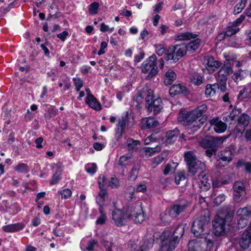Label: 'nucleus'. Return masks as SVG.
I'll return each instance as SVG.
<instances>
[{
	"mask_svg": "<svg viewBox=\"0 0 251 251\" xmlns=\"http://www.w3.org/2000/svg\"><path fill=\"white\" fill-rule=\"evenodd\" d=\"M210 221L209 211L203 209L193 222L192 231L196 236H199L203 233L204 229L207 227Z\"/></svg>",
	"mask_w": 251,
	"mask_h": 251,
	"instance_id": "f257e3e1",
	"label": "nucleus"
},
{
	"mask_svg": "<svg viewBox=\"0 0 251 251\" xmlns=\"http://www.w3.org/2000/svg\"><path fill=\"white\" fill-rule=\"evenodd\" d=\"M184 158L187 166L188 172L192 176L195 175L199 169H202L205 167V163L198 159L193 151L185 152Z\"/></svg>",
	"mask_w": 251,
	"mask_h": 251,
	"instance_id": "f03ea898",
	"label": "nucleus"
},
{
	"mask_svg": "<svg viewBox=\"0 0 251 251\" xmlns=\"http://www.w3.org/2000/svg\"><path fill=\"white\" fill-rule=\"evenodd\" d=\"M177 119L179 122H183V125L188 126L193 132H196L202 125L192 110L180 113Z\"/></svg>",
	"mask_w": 251,
	"mask_h": 251,
	"instance_id": "7ed1b4c3",
	"label": "nucleus"
},
{
	"mask_svg": "<svg viewBox=\"0 0 251 251\" xmlns=\"http://www.w3.org/2000/svg\"><path fill=\"white\" fill-rule=\"evenodd\" d=\"M146 108L148 112L153 111L154 115L158 114L163 108L162 102L160 98L154 99L153 91L148 90L146 97Z\"/></svg>",
	"mask_w": 251,
	"mask_h": 251,
	"instance_id": "20e7f679",
	"label": "nucleus"
},
{
	"mask_svg": "<svg viewBox=\"0 0 251 251\" xmlns=\"http://www.w3.org/2000/svg\"><path fill=\"white\" fill-rule=\"evenodd\" d=\"M156 61V55L153 54L144 61L141 66L142 72L144 74H148L146 77L147 79H150L158 73Z\"/></svg>",
	"mask_w": 251,
	"mask_h": 251,
	"instance_id": "39448f33",
	"label": "nucleus"
},
{
	"mask_svg": "<svg viewBox=\"0 0 251 251\" xmlns=\"http://www.w3.org/2000/svg\"><path fill=\"white\" fill-rule=\"evenodd\" d=\"M233 199L236 202H239L246 199V191L244 184L241 181H236L233 186Z\"/></svg>",
	"mask_w": 251,
	"mask_h": 251,
	"instance_id": "423d86ee",
	"label": "nucleus"
},
{
	"mask_svg": "<svg viewBox=\"0 0 251 251\" xmlns=\"http://www.w3.org/2000/svg\"><path fill=\"white\" fill-rule=\"evenodd\" d=\"M251 210L248 207L239 208L237 211V224L239 228H244L248 223Z\"/></svg>",
	"mask_w": 251,
	"mask_h": 251,
	"instance_id": "0eeeda50",
	"label": "nucleus"
},
{
	"mask_svg": "<svg viewBox=\"0 0 251 251\" xmlns=\"http://www.w3.org/2000/svg\"><path fill=\"white\" fill-rule=\"evenodd\" d=\"M216 166L219 168L227 165L232 159V151L231 150H224L218 153Z\"/></svg>",
	"mask_w": 251,
	"mask_h": 251,
	"instance_id": "6e6552de",
	"label": "nucleus"
},
{
	"mask_svg": "<svg viewBox=\"0 0 251 251\" xmlns=\"http://www.w3.org/2000/svg\"><path fill=\"white\" fill-rule=\"evenodd\" d=\"M213 226L215 235H223L226 229V219L219 216H216L213 221Z\"/></svg>",
	"mask_w": 251,
	"mask_h": 251,
	"instance_id": "1a4fd4ad",
	"label": "nucleus"
},
{
	"mask_svg": "<svg viewBox=\"0 0 251 251\" xmlns=\"http://www.w3.org/2000/svg\"><path fill=\"white\" fill-rule=\"evenodd\" d=\"M250 121V117L247 114L243 113L237 119V124L235 130L237 132L242 133L249 125Z\"/></svg>",
	"mask_w": 251,
	"mask_h": 251,
	"instance_id": "9d476101",
	"label": "nucleus"
},
{
	"mask_svg": "<svg viewBox=\"0 0 251 251\" xmlns=\"http://www.w3.org/2000/svg\"><path fill=\"white\" fill-rule=\"evenodd\" d=\"M233 73V70L230 66H223L218 71L216 75L217 81V83H226L227 80V75Z\"/></svg>",
	"mask_w": 251,
	"mask_h": 251,
	"instance_id": "9b49d317",
	"label": "nucleus"
},
{
	"mask_svg": "<svg viewBox=\"0 0 251 251\" xmlns=\"http://www.w3.org/2000/svg\"><path fill=\"white\" fill-rule=\"evenodd\" d=\"M224 140L222 138H210L209 139H203L200 142V146L205 149H207L216 146H219L223 143Z\"/></svg>",
	"mask_w": 251,
	"mask_h": 251,
	"instance_id": "f8f14e48",
	"label": "nucleus"
},
{
	"mask_svg": "<svg viewBox=\"0 0 251 251\" xmlns=\"http://www.w3.org/2000/svg\"><path fill=\"white\" fill-rule=\"evenodd\" d=\"M197 180L199 188L201 191H206L210 189V183L205 172L202 171L197 176Z\"/></svg>",
	"mask_w": 251,
	"mask_h": 251,
	"instance_id": "ddd939ff",
	"label": "nucleus"
},
{
	"mask_svg": "<svg viewBox=\"0 0 251 251\" xmlns=\"http://www.w3.org/2000/svg\"><path fill=\"white\" fill-rule=\"evenodd\" d=\"M188 206V203H179L178 204L172 205L170 208L168 209L169 213L173 219L176 218L180 213L183 212Z\"/></svg>",
	"mask_w": 251,
	"mask_h": 251,
	"instance_id": "4468645a",
	"label": "nucleus"
},
{
	"mask_svg": "<svg viewBox=\"0 0 251 251\" xmlns=\"http://www.w3.org/2000/svg\"><path fill=\"white\" fill-rule=\"evenodd\" d=\"M170 234V231H164L163 233L164 238L162 240V244L161 248V251H165V250H166V249L167 251H172V250L175 249V248L176 247V245L178 244L179 242V240L172 236L171 239L170 240L168 247L166 245V240H167V239H165V237L166 235H169Z\"/></svg>",
	"mask_w": 251,
	"mask_h": 251,
	"instance_id": "2eb2a0df",
	"label": "nucleus"
},
{
	"mask_svg": "<svg viewBox=\"0 0 251 251\" xmlns=\"http://www.w3.org/2000/svg\"><path fill=\"white\" fill-rule=\"evenodd\" d=\"M112 219L115 224L118 226L124 225L126 222V213H124L120 209H115L112 212Z\"/></svg>",
	"mask_w": 251,
	"mask_h": 251,
	"instance_id": "dca6fc26",
	"label": "nucleus"
},
{
	"mask_svg": "<svg viewBox=\"0 0 251 251\" xmlns=\"http://www.w3.org/2000/svg\"><path fill=\"white\" fill-rule=\"evenodd\" d=\"M207 110V106L206 104H203L198 106L194 110H193V113L197 116L198 119L201 122L203 125L207 120V117L206 112Z\"/></svg>",
	"mask_w": 251,
	"mask_h": 251,
	"instance_id": "f3484780",
	"label": "nucleus"
},
{
	"mask_svg": "<svg viewBox=\"0 0 251 251\" xmlns=\"http://www.w3.org/2000/svg\"><path fill=\"white\" fill-rule=\"evenodd\" d=\"M209 123L211 126H213L214 131L217 133H223L225 132L227 128L226 124L219 120L218 117L213 118L209 121Z\"/></svg>",
	"mask_w": 251,
	"mask_h": 251,
	"instance_id": "a211bd4d",
	"label": "nucleus"
},
{
	"mask_svg": "<svg viewBox=\"0 0 251 251\" xmlns=\"http://www.w3.org/2000/svg\"><path fill=\"white\" fill-rule=\"evenodd\" d=\"M142 202H136L128 207L126 213V217L127 218H130L132 216H135L139 213L142 212Z\"/></svg>",
	"mask_w": 251,
	"mask_h": 251,
	"instance_id": "6ab92c4d",
	"label": "nucleus"
},
{
	"mask_svg": "<svg viewBox=\"0 0 251 251\" xmlns=\"http://www.w3.org/2000/svg\"><path fill=\"white\" fill-rule=\"evenodd\" d=\"M206 61L205 68L208 73H212L221 65V62L215 60L212 56L207 57Z\"/></svg>",
	"mask_w": 251,
	"mask_h": 251,
	"instance_id": "aec40b11",
	"label": "nucleus"
},
{
	"mask_svg": "<svg viewBox=\"0 0 251 251\" xmlns=\"http://www.w3.org/2000/svg\"><path fill=\"white\" fill-rule=\"evenodd\" d=\"M231 182V178L229 176H223L213 180L212 185L213 187H221Z\"/></svg>",
	"mask_w": 251,
	"mask_h": 251,
	"instance_id": "412c9836",
	"label": "nucleus"
},
{
	"mask_svg": "<svg viewBox=\"0 0 251 251\" xmlns=\"http://www.w3.org/2000/svg\"><path fill=\"white\" fill-rule=\"evenodd\" d=\"M251 243V233L247 229L242 234L240 245L243 249L247 248Z\"/></svg>",
	"mask_w": 251,
	"mask_h": 251,
	"instance_id": "4be33fe9",
	"label": "nucleus"
},
{
	"mask_svg": "<svg viewBox=\"0 0 251 251\" xmlns=\"http://www.w3.org/2000/svg\"><path fill=\"white\" fill-rule=\"evenodd\" d=\"M128 119V117L127 113L125 116H123L119 119L118 121V129L120 127L121 131L119 133L117 132L116 134V136L118 139L121 138L122 134L124 133Z\"/></svg>",
	"mask_w": 251,
	"mask_h": 251,
	"instance_id": "5701e85b",
	"label": "nucleus"
},
{
	"mask_svg": "<svg viewBox=\"0 0 251 251\" xmlns=\"http://www.w3.org/2000/svg\"><path fill=\"white\" fill-rule=\"evenodd\" d=\"M85 103L91 108L98 111L101 109V105L94 96L86 98Z\"/></svg>",
	"mask_w": 251,
	"mask_h": 251,
	"instance_id": "b1692460",
	"label": "nucleus"
},
{
	"mask_svg": "<svg viewBox=\"0 0 251 251\" xmlns=\"http://www.w3.org/2000/svg\"><path fill=\"white\" fill-rule=\"evenodd\" d=\"M160 151V147H156L155 148L145 147L140 151V156L143 157H149L154 154L156 152Z\"/></svg>",
	"mask_w": 251,
	"mask_h": 251,
	"instance_id": "393cba45",
	"label": "nucleus"
},
{
	"mask_svg": "<svg viewBox=\"0 0 251 251\" xmlns=\"http://www.w3.org/2000/svg\"><path fill=\"white\" fill-rule=\"evenodd\" d=\"M24 225L21 223L3 226L2 230L6 232H14L23 229Z\"/></svg>",
	"mask_w": 251,
	"mask_h": 251,
	"instance_id": "a878e982",
	"label": "nucleus"
},
{
	"mask_svg": "<svg viewBox=\"0 0 251 251\" xmlns=\"http://www.w3.org/2000/svg\"><path fill=\"white\" fill-rule=\"evenodd\" d=\"M185 91V87L178 83L177 84L173 85L170 87L169 93L172 97H174L176 95L182 94Z\"/></svg>",
	"mask_w": 251,
	"mask_h": 251,
	"instance_id": "bb28decb",
	"label": "nucleus"
},
{
	"mask_svg": "<svg viewBox=\"0 0 251 251\" xmlns=\"http://www.w3.org/2000/svg\"><path fill=\"white\" fill-rule=\"evenodd\" d=\"M200 40L196 39L185 44L187 52L190 54L194 53L200 47Z\"/></svg>",
	"mask_w": 251,
	"mask_h": 251,
	"instance_id": "cd10ccee",
	"label": "nucleus"
},
{
	"mask_svg": "<svg viewBox=\"0 0 251 251\" xmlns=\"http://www.w3.org/2000/svg\"><path fill=\"white\" fill-rule=\"evenodd\" d=\"M142 124L143 127L146 129L156 127L159 124L157 121L151 117L143 120Z\"/></svg>",
	"mask_w": 251,
	"mask_h": 251,
	"instance_id": "c85d7f7f",
	"label": "nucleus"
},
{
	"mask_svg": "<svg viewBox=\"0 0 251 251\" xmlns=\"http://www.w3.org/2000/svg\"><path fill=\"white\" fill-rule=\"evenodd\" d=\"M176 78V75L175 72L172 70H169L165 74L164 82L165 85H169L171 84Z\"/></svg>",
	"mask_w": 251,
	"mask_h": 251,
	"instance_id": "c756f323",
	"label": "nucleus"
},
{
	"mask_svg": "<svg viewBox=\"0 0 251 251\" xmlns=\"http://www.w3.org/2000/svg\"><path fill=\"white\" fill-rule=\"evenodd\" d=\"M165 59L167 61L173 60L175 62L178 60L179 58L176 52L175 46H171L169 48Z\"/></svg>",
	"mask_w": 251,
	"mask_h": 251,
	"instance_id": "7c9ffc66",
	"label": "nucleus"
},
{
	"mask_svg": "<svg viewBox=\"0 0 251 251\" xmlns=\"http://www.w3.org/2000/svg\"><path fill=\"white\" fill-rule=\"evenodd\" d=\"M160 219L161 223L164 225H166L170 224L173 218L171 216L168 209H166L160 214Z\"/></svg>",
	"mask_w": 251,
	"mask_h": 251,
	"instance_id": "2f4dec72",
	"label": "nucleus"
},
{
	"mask_svg": "<svg viewBox=\"0 0 251 251\" xmlns=\"http://www.w3.org/2000/svg\"><path fill=\"white\" fill-rule=\"evenodd\" d=\"M179 130L177 128H176L173 130L168 131L166 133H165V137H166V142L167 143H171L173 142L179 134Z\"/></svg>",
	"mask_w": 251,
	"mask_h": 251,
	"instance_id": "473e14b6",
	"label": "nucleus"
},
{
	"mask_svg": "<svg viewBox=\"0 0 251 251\" xmlns=\"http://www.w3.org/2000/svg\"><path fill=\"white\" fill-rule=\"evenodd\" d=\"M128 150L130 151H136L138 149V146L140 145V142L135 140L132 138H128L126 142Z\"/></svg>",
	"mask_w": 251,
	"mask_h": 251,
	"instance_id": "72a5a7b5",
	"label": "nucleus"
},
{
	"mask_svg": "<svg viewBox=\"0 0 251 251\" xmlns=\"http://www.w3.org/2000/svg\"><path fill=\"white\" fill-rule=\"evenodd\" d=\"M219 88L218 83L214 84H207L206 86L205 94L207 97L213 96L216 92V89Z\"/></svg>",
	"mask_w": 251,
	"mask_h": 251,
	"instance_id": "f704fd0d",
	"label": "nucleus"
},
{
	"mask_svg": "<svg viewBox=\"0 0 251 251\" xmlns=\"http://www.w3.org/2000/svg\"><path fill=\"white\" fill-rule=\"evenodd\" d=\"M61 172L62 170L59 166H57L55 173L52 176L51 179L50 181V185H53L57 183L61 179Z\"/></svg>",
	"mask_w": 251,
	"mask_h": 251,
	"instance_id": "c9c22d12",
	"label": "nucleus"
},
{
	"mask_svg": "<svg viewBox=\"0 0 251 251\" xmlns=\"http://www.w3.org/2000/svg\"><path fill=\"white\" fill-rule=\"evenodd\" d=\"M99 188L100 191L96 197V201L98 204H103L105 201V197L107 195V192L104 187Z\"/></svg>",
	"mask_w": 251,
	"mask_h": 251,
	"instance_id": "e433bc0d",
	"label": "nucleus"
},
{
	"mask_svg": "<svg viewBox=\"0 0 251 251\" xmlns=\"http://www.w3.org/2000/svg\"><path fill=\"white\" fill-rule=\"evenodd\" d=\"M239 31V28L232 23H229L226 31V36L229 37L236 33Z\"/></svg>",
	"mask_w": 251,
	"mask_h": 251,
	"instance_id": "4c0bfd02",
	"label": "nucleus"
},
{
	"mask_svg": "<svg viewBox=\"0 0 251 251\" xmlns=\"http://www.w3.org/2000/svg\"><path fill=\"white\" fill-rule=\"evenodd\" d=\"M184 232V226L182 224H179L176 228L173 233V237L179 240Z\"/></svg>",
	"mask_w": 251,
	"mask_h": 251,
	"instance_id": "58836bf2",
	"label": "nucleus"
},
{
	"mask_svg": "<svg viewBox=\"0 0 251 251\" xmlns=\"http://www.w3.org/2000/svg\"><path fill=\"white\" fill-rule=\"evenodd\" d=\"M176 53L179 59L185 55L187 52L186 50V46L185 44L177 45L175 46Z\"/></svg>",
	"mask_w": 251,
	"mask_h": 251,
	"instance_id": "ea45409f",
	"label": "nucleus"
},
{
	"mask_svg": "<svg viewBox=\"0 0 251 251\" xmlns=\"http://www.w3.org/2000/svg\"><path fill=\"white\" fill-rule=\"evenodd\" d=\"M165 133L162 131L155 132L150 135V138L152 142L163 141L164 140Z\"/></svg>",
	"mask_w": 251,
	"mask_h": 251,
	"instance_id": "a19ab883",
	"label": "nucleus"
},
{
	"mask_svg": "<svg viewBox=\"0 0 251 251\" xmlns=\"http://www.w3.org/2000/svg\"><path fill=\"white\" fill-rule=\"evenodd\" d=\"M15 171L21 173H26L29 170L28 166L24 163H20L17 165L14 168Z\"/></svg>",
	"mask_w": 251,
	"mask_h": 251,
	"instance_id": "79ce46f5",
	"label": "nucleus"
},
{
	"mask_svg": "<svg viewBox=\"0 0 251 251\" xmlns=\"http://www.w3.org/2000/svg\"><path fill=\"white\" fill-rule=\"evenodd\" d=\"M58 110L53 106H50L48 108L47 113L44 114L46 120H49L52 117H54L57 114Z\"/></svg>",
	"mask_w": 251,
	"mask_h": 251,
	"instance_id": "37998d69",
	"label": "nucleus"
},
{
	"mask_svg": "<svg viewBox=\"0 0 251 251\" xmlns=\"http://www.w3.org/2000/svg\"><path fill=\"white\" fill-rule=\"evenodd\" d=\"M139 165L138 164L135 165L133 166L129 173L128 176L129 180H134L136 178L139 173Z\"/></svg>",
	"mask_w": 251,
	"mask_h": 251,
	"instance_id": "c03bdc74",
	"label": "nucleus"
},
{
	"mask_svg": "<svg viewBox=\"0 0 251 251\" xmlns=\"http://www.w3.org/2000/svg\"><path fill=\"white\" fill-rule=\"evenodd\" d=\"M248 0H241L240 3H237L234 7L233 13L235 15L238 14L241 12L245 7Z\"/></svg>",
	"mask_w": 251,
	"mask_h": 251,
	"instance_id": "a18cd8bd",
	"label": "nucleus"
},
{
	"mask_svg": "<svg viewBox=\"0 0 251 251\" xmlns=\"http://www.w3.org/2000/svg\"><path fill=\"white\" fill-rule=\"evenodd\" d=\"M132 155L128 153L120 157L119 164L122 166H126L128 164V160L131 158Z\"/></svg>",
	"mask_w": 251,
	"mask_h": 251,
	"instance_id": "49530a36",
	"label": "nucleus"
},
{
	"mask_svg": "<svg viewBox=\"0 0 251 251\" xmlns=\"http://www.w3.org/2000/svg\"><path fill=\"white\" fill-rule=\"evenodd\" d=\"M241 112L239 109H233L229 115L224 118L225 121L227 122L229 119L230 121H232L234 119L235 117Z\"/></svg>",
	"mask_w": 251,
	"mask_h": 251,
	"instance_id": "de8ad7c7",
	"label": "nucleus"
},
{
	"mask_svg": "<svg viewBox=\"0 0 251 251\" xmlns=\"http://www.w3.org/2000/svg\"><path fill=\"white\" fill-rule=\"evenodd\" d=\"M195 34L190 32H185L178 35L177 37V40H190L195 38Z\"/></svg>",
	"mask_w": 251,
	"mask_h": 251,
	"instance_id": "09e8293b",
	"label": "nucleus"
},
{
	"mask_svg": "<svg viewBox=\"0 0 251 251\" xmlns=\"http://www.w3.org/2000/svg\"><path fill=\"white\" fill-rule=\"evenodd\" d=\"M109 186L112 189H117L120 186L119 179L116 176L112 177L109 181Z\"/></svg>",
	"mask_w": 251,
	"mask_h": 251,
	"instance_id": "8fccbe9b",
	"label": "nucleus"
},
{
	"mask_svg": "<svg viewBox=\"0 0 251 251\" xmlns=\"http://www.w3.org/2000/svg\"><path fill=\"white\" fill-rule=\"evenodd\" d=\"M190 80L191 82L196 85H200L202 83V77L198 74H195L191 76Z\"/></svg>",
	"mask_w": 251,
	"mask_h": 251,
	"instance_id": "3c124183",
	"label": "nucleus"
},
{
	"mask_svg": "<svg viewBox=\"0 0 251 251\" xmlns=\"http://www.w3.org/2000/svg\"><path fill=\"white\" fill-rule=\"evenodd\" d=\"M73 80L74 81L75 90L79 92L83 85L82 80L79 77H74Z\"/></svg>",
	"mask_w": 251,
	"mask_h": 251,
	"instance_id": "603ef678",
	"label": "nucleus"
},
{
	"mask_svg": "<svg viewBox=\"0 0 251 251\" xmlns=\"http://www.w3.org/2000/svg\"><path fill=\"white\" fill-rule=\"evenodd\" d=\"M100 6L98 2H94L92 3L89 6V12L92 15H95L98 13V10Z\"/></svg>",
	"mask_w": 251,
	"mask_h": 251,
	"instance_id": "864d4df0",
	"label": "nucleus"
},
{
	"mask_svg": "<svg viewBox=\"0 0 251 251\" xmlns=\"http://www.w3.org/2000/svg\"><path fill=\"white\" fill-rule=\"evenodd\" d=\"M58 193L61 196L62 199H67L69 198L72 194V191L68 188L59 191Z\"/></svg>",
	"mask_w": 251,
	"mask_h": 251,
	"instance_id": "5fc2aeb1",
	"label": "nucleus"
},
{
	"mask_svg": "<svg viewBox=\"0 0 251 251\" xmlns=\"http://www.w3.org/2000/svg\"><path fill=\"white\" fill-rule=\"evenodd\" d=\"M219 146H216L211 148L206 149L205 153L206 156L211 157L213 155L215 154L218 151Z\"/></svg>",
	"mask_w": 251,
	"mask_h": 251,
	"instance_id": "6e6d98bb",
	"label": "nucleus"
},
{
	"mask_svg": "<svg viewBox=\"0 0 251 251\" xmlns=\"http://www.w3.org/2000/svg\"><path fill=\"white\" fill-rule=\"evenodd\" d=\"M97 168V165L95 163L88 164L85 167L86 172L92 174H94L96 173Z\"/></svg>",
	"mask_w": 251,
	"mask_h": 251,
	"instance_id": "4d7b16f0",
	"label": "nucleus"
},
{
	"mask_svg": "<svg viewBox=\"0 0 251 251\" xmlns=\"http://www.w3.org/2000/svg\"><path fill=\"white\" fill-rule=\"evenodd\" d=\"M249 92L246 88H243L239 92L238 98L240 100L247 99L249 97Z\"/></svg>",
	"mask_w": 251,
	"mask_h": 251,
	"instance_id": "13d9d810",
	"label": "nucleus"
},
{
	"mask_svg": "<svg viewBox=\"0 0 251 251\" xmlns=\"http://www.w3.org/2000/svg\"><path fill=\"white\" fill-rule=\"evenodd\" d=\"M135 221L136 223L141 224L142 223L145 219V214L143 210H142V212H140L137 214L135 216Z\"/></svg>",
	"mask_w": 251,
	"mask_h": 251,
	"instance_id": "bf43d9fd",
	"label": "nucleus"
},
{
	"mask_svg": "<svg viewBox=\"0 0 251 251\" xmlns=\"http://www.w3.org/2000/svg\"><path fill=\"white\" fill-rule=\"evenodd\" d=\"M185 178L184 173L183 172H178L175 176V182L176 184H179L180 182L184 180Z\"/></svg>",
	"mask_w": 251,
	"mask_h": 251,
	"instance_id": "052dcab7",
	"label": "nucleus"
},
{
	"mask_svg": "<svg viewBox=\"0 0 251 251\" xmlns=\"http://www.w3.org/2000/svg\"><path fill=\"white\" fill-rule=\"evenodd\" d=\"M226 199V196L224 194H220L218 196H217L214 200V203L217 205H219L222 203Z\"/></svg>",
	"mask_w": 251,
	"mask_h": 251,
	"instance_id": "680f3d73",
	"label": "nucleus"
},
{
	"mask_svg": "<svg viewBox=\"0 0 251 251\" xmlns=\"http://www.w3.org/2000/svg\"><path fill=\"white\" fill-rule=\"evenodd\" d=\"M155 51L158 55L161 56L164 53L165 49L162 45L158 44L155 46Z\"/></svg>",
	"mask_w": 251,
	"mask_h": 251,
	"instance_id": "e2e57ef3",
	"label": "nucleus"
},
{
	"mask_svg": "<svg viewBox=\"0 0 251 251\" xmlns=\"http://www.w3.org/2000/svg\"><path fill=\"white\" fill-rule=\"evenodd\" d=\"M114 29V27L109 28V26L104 23L100 24V30L102 32L109 31L112 32Z\"/></svg>",
	"mask_w": 251,
	"mask_h": 251,
	"instance_id": "0e129e2a",
	"label": "nucleus"
},
{
	"mask_svg": "<svg viewBox=\"0 0 251 251\" xmlns=\"http://www.w3.org/2000/svg\"><path fill=\"white\" fill-rule=\"evenodd\" d=\"M135 189L132 186H129L126 189V193L129 194L130 195L129 198L130 200H132L134 197Z\"/></svg>",
	"mask_w": 251,
	"mask_h": 251,
	"instance_id": "69168bd1",
	"label": "nucleus"
},
{
	"mask_svg": "<svg viewBox=\"0 0 251 251\" xmlns=\"http://www.w3.org/2000/svg\"><path fill=\"white\" fill-rule=\"evenodd\" d=\"M69 35V32L67 31H64L62 33L57 35V38L60 39L62 41L64 42Z\"/></svg>",
	"mask_w": 251,
	"mask_h": 251,
	"instance_id": "338daca9",
	"label": "nucleus"
},
{
	"mask_svg": "<svg viewBox=\"0 0 251 251\" xmlns=\"http://www.w3.org/2000/svg\"><path fill=\"white\" fill-rule=\"evenodd\" d=\"M107 46V43L106 42H105V41L102 42L100 44V50H99L98 54L99 55H101V54L104 53V52H105L104 49L105 48H106Z\"/></svg>",
	"mask_w": 251,
	"mask_h": 251,
	"instance_id": "774afa93",
	"label": "nucleus"
}]
</instances>
